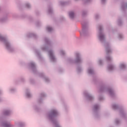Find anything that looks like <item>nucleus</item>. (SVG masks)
<instances>
[{
    "instance_id": "obj_1",
    "label": "nucleus",
    "mask_w": 127,
    "mask_h": 127,
    "mask_svg": "<svg viewBox=\"0 0 127 127\" xmlns=\"http://www.w3.org/2000/svg\"><path fill=\"white\" fill-rule=\"evenodd\" d=\"M0 41H2L4 43L6 49L9 52H13V51H14V49L13 47H11L9 42L7 41V39L6 37H2L0 35Z\"/></svg>"
},
{
    "instance_id": "obj_2",
    "label": "nucleus",
    "mask_w": 127,
    "mask_h": 127,
    "mask_svg": "<svg viewBox=\"0 0 127 127\" xmlns=\"http://www.w3.org/2000/svg\"><path fill=\"white\" fill-rule=\"evenodd\" d=\"M82 31L80 32L81 36H87L88 33V22L86 21H82Z\"/></svg>"
},
{
    "instance_id": "obj_3",
    "label": "nucleus",
    "mask_w": 127,
    "mask_h": 127,
    "mask_svg": "<svg viewBox=\"0 0 127 127\" xmlns=\"http://www.w3.org/2000/svg\"><path fill=\"white\" fill-rule=\"evenodd\" d=\"M98 28L99 29V39L103 43L105 42V35L103 34V26L102 25H98Z\"/></svg>"
},
{
    "instance_id": "obj_4",
    "label": "nucleus",
    "mask_w": 127,
    "mask_h": 127,
    "mask_svg": "<svg viewBox=\"0 0 127 127\" xmlns=\"http://www.w3.org/2000/svg\"><path fill=\"white\" fill-rule=\"evenodd\" d=\"M45 42L46 44L48 45V47H42L41 49L43 50V51H47L49 48H51L52 46V43H51V41H49L47 38H45Z\"/></svg>"
},
{
    "instance_id": "obj_5",
    "label": "nucleus",
    "mask_w": 127,
    "mask_h": 127,
    "mask_svg": "<svg viewBox=\"0 0 127 127\" xmlns=\"http://www.w3.org/2000/svg\"><path fill=\"white\" fill-rule=\"evenodd\" d=\"M75 56L76 59L74 62V63L75 64H80V63H82V59H81L80 54H79V53H75Z\"/></svg>"
},
{
    "instance_id": "obj_6",
    "label": "nucleus",
    "mask_w": 127,
    "mask_h": 127,
    "mask_svg": "<svg viewBox=\"0 0 127 127\" xmlns=\"http://www.w3.org/2000/svg\"><path fill=\"white\" fill-rule=\"evenodd\" d=\"M106 48V52L107 55L109 56L110 53H112V49H111V47L110 46V43H106L105 44Z\"/></svg>"
},
{
    "instance_id": "obj_7",
    "label": "nucleus",
    "mask_w": 127,
    "mask_h": 127,
    "mask_svg": "<svg viewBox=\"0 0 127 127\" xmlns=\"http://www.w3.org/2000/svg\"><path fill=\"white\" fill-rule=\"evenodd\" d=\"M29 66L31 68L33 73L35 74L37 73V69H36V66H35V64L33 63H30L29 64Z\"/></svg>"
},
{
    "instance_id": "obj_8",
    "label": "nucleus",
    "mask_w": 127,
    "mask_h": 127,
    "mask_svg": "<svg viewBox=\"0 0 127 127\" xmlns=\"http://www.w3.org/2000/svg\"><path fill=\"white\" fill-rule=\"evenodd\" d=\"M48 52L52 62H56V59H55V57L54 56V55H53V52L52 50H50Z\"/></svg>"
},
{
    "instance_id": "obj_9",
    "label": "nucleus",
    "mask_w": 127,
    "mask_h": 127,
    "mask_svg": "<svg viewBox=\"0 0 127 127\" xmlns=\"http://www.w3.org/2000/svg\"><path fill=\"white\" fill-rule=\"evenodd\" d=\"M27 37H29H29H33L35 39H36V38H37V35H36V34H35L34 33H29L27 34Z\"/></svg>"
},
{
    "instance_id": "obj_10",
    "label": "nucleus",
    "mask_w": 127,
    "mask_h": 127,
    "mask_svg": "<svg viewBox=\"0 0 127 127\" xmlns=\"http://www.w3.org/2000/svg\"><path fill=\"white\" fill-rule=\"evenodd\" d=\"M35 53L39 60H42V57H41V55H40V52L38 50H35Z\"/></svg>"
},
{
    "instance_id": "obj_11",
    "label": "nucleus",
    "mask_w": 127,
    "mask_h": 127,
    "mask_svg": "<svg viewBox=\"0 0 127 127\" xmlns=\"http://www.w3.org/2000/svg\"><path fill=\"white\" fill-rule=\"evenodd\" d=\"M68 15L71 19H74V17H75V13L72 11H70L68 12Z\"/></svg>"
},
{
    "instance_id": "obj_12",
    "label": "nucleus",
    "mask_w": 127,
    "mask_h": 127,
    "mask_svg": "<svg viewBox=\"0 0 127 127\" xmlns=\"http://www.w3.org/2000/svg\"><path fill=\"white\" fill-rule=\"evenodd\" d=\"M70 3V1H60V5H61L62 6H63L64 5H67V4H69V3Z\"/></svg>"
},
{
    "instance_id": "obj_13",
    "label": "nucleus",
    "mask_w": 127,
    "mask_h": 127,
    "mask_svg": "<svg viewBox=\"0 0 127 127\" xmlns=\"http://www.w3.org/2000/svg\"><path fill=\"white\" fill-rule=\"evenodd\" d=\"M107 68L109 71H113L115 69V65L114 64H109Z\"/></svg>"
},
{
    "instance_id": "obj_14",
    "label": "nucleus",
    "mask_w": 127,
    "mask_h": 127,
    "mask_svg": "<svg viewBox=\"0 0 127 127\" xmlns=\"http://www.w3.org/2000/svg\"><path fill=\"white\" fill-rule=\"evenodd\" d=\"M88 73L90 75H94V74H95V71L93 68H88Z\"/></svg>"
},
{
    "instance_id": "obj_15",
    "label": "nucleus",
    "mask_w": 127,
    "mask_h": 127,
    "mask_svg": "<svg viewBox=\"0 0 127 127\" xmlns=\"http://www.w3.org/2000/svg\"><path fill=\"white\" fill-rule=\"evenodd\" d=\"M48 12L49 14H52V13H53V10L52 9V8H51V6H49Z\"/></svg>"
},
{
    "instance_id": "obj_16",
    "label": "nucleus",
    "mask_w": 127,
    "mask_h": 127,
    "mask_svg": "<svg viewBox=\"0 0 127 127\" xmlns=\"http://www.w3.org/2000/svg\"><path fill=\"white\" fill-rule=\"evenodd\" d=\"M120 68L121 69H125L127 68V65L124 64H120Z\"/></svg>"
},
{
    "instance_id": "obj_17",
    "label": "nucleus",
    "mask_w": 127,
    "mask_h": 127,
    "mask_svg": "<svg viewBox=\"0 0 127 127\" xmlns=\"http://www.w3.org/2000/svg\"><path fill=\"white\" fill-rule=\"evenodd\" d=\"M106 60L107 61H108V62H111V61H112V58L109 56L106 57Z\"/></svg>"
},
{
    "instance_id": "obj_18",
    "label": "nucleus",
    "mask_w": 127,
    "mask_h": 127,
    "mask_svg": "<svg viewBox=\"0 0 127 127\" xmlns=\"http://www.w3.org/2000/svg\"><path fill=\"white\" fill-rule=\"evenodd\" d=\"M47 30L48 32H51L53 30V29L51 27H47Z\"/></svg>"
},
{
    "instance_id": "obj_19",
    "label": "nucleus",
    "mask_w": 127,
    "mask_h": 127,
    "mask_svg": "<svg viewBox=\"0 0 127 127\" xmlns=\"http://www.w3.org/2000/svg\"><path fill=\"white\" fill-rule=\"evenodd\" d=\"M25 7H27V8H30V7H31L30 4H29V3H26L25 4Z\"/></svg>"
},
{
    "instance_id": "obj_20",
    "label": "nucleus",
    "mask_w": 127,
    "mask_h": 127,
    "mask_svg": "<svg viewBox=\"0 0 127 127\" xmlns=\"http://www.w3.org/2000/svg\"><path fill=\"white\" fill-rule=\"evenodd\" d=\"M118 25L119 26H122V25L123 24V22H122V19H118Z\"/></svg>"
},
{
    "instance_id": "obj_21",
    "label": "nucleus",
    "mask_w": 127,
    "mask_h": 127,
    "mask_svg": "<svg viewBox=\"0 0 127 127\" xmlns=\"http://www.w3.org/2000/svg\"><path fill=\"white\" fill-rule=\"evenodd\" d=\"M3 126L4 127H11V125L10 124L5 123Z\"/></svg>"
},
{
    "instance_id": "obj_22",
    "label": "nucleus",
    "mask_w": 127,
    "mask_h": 127,
    "mask_svg": "<svg viewBox=\"0 0 127 127\" xmlns=\"http://www.w3.org/2000/svg\"><path fill=\"white\" fill-rule=\"evenodd\" d=\"M77 71L78 73H81V71H82V68H81V67L80 66L77 67Z\"/></svg>"
},
{
    "instance_id": "obj_23",
    "label": "nucleus",
    "mask_w": 127,
    "mask_h": 127,
    "mask_svg": "<svg viewBox=\"0 0 127 127\" xmlns=\"http://www.w3.org/2000/svg\"><path fill=\"white\" fill-rule=\"evenodd\" d=\"M60 53L62 56H64V55H65V52L63 50H61Z\"/></svg>"
},
{
    "instance_id": "obj_24",
    "label": "nucleus",
    "mask_w": 127,
    "mask_h": 127,
    "mask_svg": "<svg viewBox=\"0 0 127 127\" xmlns=\"http://www.w3.org/2000/svg\"><path fill=\"white\" fill-rule=\"evenodd\" d=\"M86 15H87V11H83L82 16L83 17H84V16H86Z\"/></svg>"
},
{
    "instance_id": "obj_25",
    "label": "nucleus",
    "mask_w": 127,
    "mask_h": 127,
    "mask_svg": "<svg viewBox=\"0 0 127 127\" xmlns=\"http://www.w3.org/2000/svg\"><path fill=\"white\" fill-rule=\"evenodd\" d=\"M38 75L40 77H44V73H39Z\"/></svg>"
},
{
    "instance_id": "obj_26",
    "label": "nucleus",
    "mask_w": 127,
    "mask_h": 127,
    "mask_svg": "<svg viewBox=\"0 0 127 127\" xmlns=\"http://www.w3.org/2000/svg\"><path fill=\"white\" fill-rule=\"evenodd\" d=\"M98 63L99 65H103V61H102V60H99Z\"/></svg>"
},
{
    "instance_id": "obj_27",
    "label": "nucleus",
    "mask_w": 127,
    "mask_h": 127,
    "mask_svg": "<svg viewBox=\"0 0 127 127\" xmlns=\"http://www.w3.org/2000/svg\"><path fill=\"white\" fill-rule=\"evenodd\" d=\"M119 38H120V39H122V38H123V35L120 34L119 35Z\"/></svg>"
},
{
    "instance_id": "obj_28",
    "label": "nucleus",
    "mask_w": 127,
    "mask_h": 127,
    "mask_svg": "<svg viewBox=\"0 0 127 127\" xmlns=\"http://www.w3.org/2000/svg\"><path fill=\"white\" fill-rule=\"evenodd\" d=\"M92 0H86L85 3H87V2H91Z\"/></svg>"
},
{
    "instance_id": "obj_29",
    "label": "nucleus",
    "mask_w": 127,
    "mask_h": 127,
    "mask_svg": "<svg viewBox=\"0 0 127 127\" xmlns=\"http://www.w3.org/2000/svg\"><path fill=\"white\" fill-rule=\"evenodd\" d=\"M99 19V15L96 14L95 15V19Z\"/></svg>"
},
{
    "instance_id": "obj_30",
    "label": "nucleus",
    "mask_w": 127,
    "mask_h": 127,
    "mask_svg": "<svg viewBox=\"0 0 127 127\" xmlns=\"http://www.w3.org/2000/svg\"><path fill=\"white\" fill-rule=\"evenodd\" d=\"M56 114H57V112L56 111L54 110V111H53V114L54 115H56Z\"/></svg>"
},
{
    "instance_id": "obj_31",
    "label": "nucleus",
    "mask_w": 127,
    "mask_h": 127,
    "mask_svg": "<svg viewBox=\"0 0 127 127\" xmlns=\"http://www.w3.org/2000/svg\"><path fill=\"white\" fill-rule=\"evenodd\" d=\"M101 2L103 4L106 2V0H101Z\"/></svg>"
},
{
    "instance_id": "obj_32",
    "label": "nucleus",
    "mask_w": 127,
    "mask_h": 127,
    "mask_svg": "<svg viewBox=\"0 0 127 127\" xmlns=\"http://www.w3.org/2000/svg\"><path fill=\"white\" fill-rule=\"evenodd\" d=\"M39 25H40V22H37L36 23V26H39Z\"/></svg>"
},
{
    "instance_id": "obj_33",
    "label": "nucleus",
    "mask_w": 127,
    "mask_h": 127,
    "mask_svg": "<svg viewBox=\"0 0 127 127\" xmlns=\"http://www.w3.org/2000/svg\"><path fill=\"white\" fill-rule=\"evenodd\" d=\"M0 21L1 22H3V21H4V19L3 18V19H0Z\"/></svg>"
},
{
    "instance_id": "obj_34",
    "label": "nucleus",
    "mask_w": 127,
    "mask_h": 127,
    "mask_svg": "<svg viewBox=\"0 0 127 127\" xmlns=\"http://www.w3.org/2000/svg\"><path fill=\"white\" fill-rule=\"evenodd\" d=\"M98 107V106H97V105H96L95 106V109H97V107Z\"/></svg>"
},
{
    "instance_id": "obj_35",
    "label": "nucleus",
    "mask_w": 127,
    "mask_h": 127,
    "mask_svg": "<svg viewBox=\"0 0 127 127\" xmlns=\"http://www.w3.org/2000/svg\"><path fill=\"white\" fill-rule=\"evenodd\" d=\"M27 97H29V94H27Z\"/></svg>"
},
{
    "instance_id": "obj_36",
    "label": "nucleus",
    "mask_w": 127,
    "mask_h": 127,
    "mask_svg": "<svg viewBox=\"0 0 127 127\" xmlns=\"http://www.w3.org/2000/svg\"><path fill=\"white\" fill-rule=\"evenodd\" d=\"M70 62H73V60H71V61H70Z\"/></svg>"
},
{
    "instance_id": "obj_37",
    "label": "nucleus",
    "mask_w": 127,
    "mask_h": 127,
    "mask_svg": "<svg viewBox=\"0 0 127 127\" xmlns=\"http://www.w3.org/2000/svg\"><path fill=\"white\" fill-rule=\"evenodd\" d=\"M45 80H48V79H47V78H46V79H45Z\"/></svg>"
}]
</instances>
